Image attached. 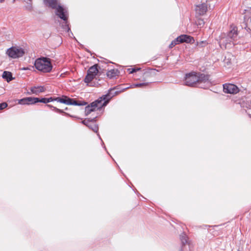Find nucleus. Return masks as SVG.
I'll return each mask as SVG.
<instances>
[{
    "label": "nucleus",
    "instance_id": "nucleus-1",
    "mask_svg": "<svg viewBox=\"0 0 251 251\" xmlns=\"http://www.w3.org/2000/svg\"><path fill=\"white\" fill-rule=\"evenodd\" d=\"M209 77L208 75L204 74L191 72L185 75L184 82L187 86H199L201 83H208Z\"/></svg>",
    "mask_w": 251,
    "mask_h": 251
},
{
    "label": "nucleus",
    "instance_id": "nucleus-5",
    "mask_svg": "<svg viewBox=\"0 0 251 251\" xmlns=\"http://www.w3.org/2000/svg\"><path fill=\"white\" fill-rule=\"evenodd\" d=\"M116 89H118L119 88H113L110 89L106 94L102 96L99 99L100 100H101L102 104L104 106L107 104L113 97L120 94V91H116Z\"/></svg>",
    "mask_w": 251,
    "mask_h": 251
},
{
    "label": "nucleus",
    "instance_id": "nucleus-25",
    "mask_svg": "<svg viewBox=\"0 0 251 251\" xmlns=\"http://www.w3.org/2000/svg\"><path fill=\"white\" fill-rule=\"evenodd\" d=\"M207 44L208 43L206 42V41H201L200 42H197L196 43V45L197 46H198L199 48H202V47H205L206 45H207Z\"/></svg>",
    "mask_w": 251,
    "mask_h": 251
},
{
    "label": "nucleus",
    "instance_id": "nucleus-23",
    "mask_svg": "<svg viewBox=\"0 0 251 251\" xmlns=\"http://www.w3.org/2000/svg\"><path fill=\"white\" fill-rule=\"evenodd\" d=\"M28 104H34L38 102V98L27 97Z\"/></svg>",
    "mask_w": 251,
    "mask_h": 251
},
{
    "label": "nucleus",
    "instance_id": "nucleus-16",
    "mask_svg": "<svg viewBox=\"0 0 251 251\" xmlns=\"http://www.w3.org/2000/svg\"><path fill=\"white\" fill-rule=\"evenodd\" d=\"M119 74L120 72L117 69H113L108 70L106 73V75L109 78L112 79L119 76Z\"/></svg>",
    "mask_w": 251,
    "mask_h": 251
},
{
    "label": "nucleus",
    "instance_id": "nucleus-29",
    "mask_svg": "<svg viewBox=\"0 0 251 251\" xmlns=\"http://www.w3.org/2000/svg\"><path fill=\"white\" fill-rule=\"evenodd\" d=\"M91 122V119H90L89 118L88 119H85L84 120L82 121V123L85 125L86 126H88V125L89 124V123Z\"/></svg>",
    "mask_w": 251,
    "mask_h": 251
},
{
    "label": "nucleus",
    "instance_id": "nucleus-27",
    "mask_svg": "<svg viewBox=\"0 0 251 251\" xmlns=\"http://www.w3.org/2000/svg\"><path fill=\"white\" fill-rule=\"evenodd\" d=\"M19 103L21 104H28L27 98H25L20 100L19 101Z\"/></svg>",
    "mask_w": 251,
    "mask_h": 251
},
{
    "label": "nucleus",
    "instance_id": "nucleus-7",
    "mask_svg": "<svg viewBox=\"0 0 251 251\" xmlns=\"http://www.w3.org/2000/svg\"><path fill=\"white\" fill-rule=\"evenodd\" d=\"M104 106L102 105L101 100L99 99L92 102L90 105L86 106L85 108V115L87 116L92 112L100 110Z\"/></svg>",
    "mask_w": 251,
    "mask_h": 251
},
{
    "label": "nucleus",
    "instance_id": "nucleus-15",
    "mask_svg": "<svg viewBox=\"0 0 251 251\" xmlns=\"http://www.w3.org/2000/svg\"><path fill=\"white\" fill-rule=\"evenodd\" d=\"M207 5L205 3H203L199 5H197L196 11H198V13L200 15H203L207 11Z\"/></svg>",
    "mask_w": 251,
    "mask_h": 251
},
{
    "label": "nucleus",
    "instance_id": "nucleus-10",
    "mask_svg": "<svg viewBox=\"0 0 251 251\" xmlns=\"http://www.w3.org/2000/svg\"><path fill=\"white\" fill-rule=\"evenodd\" d=\"M64 24L65 25H64V29H65L67 30V32H68V35L70 37L73 38H75L74 36L73 33L71 31V28L69 26V24H68L67 22V19L68 17V14L67 13V10L64 7Z\"/></svg>",
    "mask_w": 251,
    "mask_h": 251
},
{
    "label": "nucleus",
    "instance_id": "nucleus-33",
    "mask_svg": "<svg viewBox=\"0 0 251 251\" xmlns=\"http://www.w3.org/2000/svg\"><path fill=\"white\" fill-rule=\"evenodd\" d=\"M67 109H68V108H67V107H66V108H65L64 110H67Z\"/></svg>",
    "mask_w": 251,
    "mask_h": 251
},
{
    "label": "nucleus",
    "instance_id": "nucleus-36",
    "mask_svg": "<svg viewBox=\"0 0 251 251\" xmlns=\"http://www.w3.org/2000/svg\"><path fill=\"white\" fill-rule=\"evenodd\" d=\"M250 22H251V17L250 18Z\"/></svg>",
    "mask_w": 251,
    "mask_h": 251
},
{
    "label": "nucleus",
    "instance_id": "nucleus-28",
    "mask_svg": "<svg viewBox=\"0 0 251 251\" xmlns=\"http://www.w3.org/2000/svg\"><path fill=\"white\" fill-rule=\"evenodd\" d=\"M115 88H118L119 89H116V91H120V93L124 92L125 90H127L129 87L126 88H121V87L119 86L118 87H116Z\"/></svg>",
    "mask_w": 251,
    "mask_h": 251
},
{
    "label": "nucleus",
    "instance_id": "nucleus-11",
    "mask_svg": "<svg viewBox=\"0 0 251 251\" xmlns=\"http://www.w3.org/2000/svg\"><path fill=\"white\" fill-rule=\"evenodd\" d=\"M180 44L183 43L193 44L195 42L194 38L190 35L182 34L178 36Z\"/></svg>",
    "mask_w": 251,
    "mask_h": 251
},
{
    "label": "nucleus",
    "instance_id": "nucleus-2",
    "mask_svg": "<svg viewBox=\"0 0 251 251\" xmlns=\"http://www.w3.org/2000/svg\"><path fill=\"white\" fill-rule=\"evenodd\" d=\"M37 70L43 73H49L52 68L50 58L42 57L37 59L34 63Z\"/></svg>",
    "mask_w": 251,
    "mask_h": 251
},
{
    "label": "nucleus",
    "instance_id": "nucleus-35",
    "mask_svg": "<svg viewBox=\"0 0 251 251\" xmlns=\"http://www.w3.org/2000/svg\"><path fill=\"white\" fill-rule=\"evenodd\" d=\"M237 251H242L239 249V250H238Z\"/></svg>",
    "mask_w": 251,
    "mask_h": 251
},
{
    "label": "nucleus",
    "instance_id": "nucleus-22",
    "mask_svg": "<svg viewBox=\"0 0 251 251\" xmlns=\"http://www.w3.org/2000/svg\"><path fill=\"white\" fill-rule=\"evenodd\" d=\"M95 76V75L87 72V75L84 79L85 82L87 83L91 82Z\"/></svg>",
    "mask_w": 251,
    "mask_h": 251
},
{
    "label": "nucleus",
    "instance_id": "nucleus-18",
    "mask_svg": "<svg viewBox=\"0 0 251 251\" xmlns=\"http://www.w3.org/2000/svg\"><path fill=\"white\" fill-rule=\"evenodd\" d=\"M2 78L6 80L7 82L14 79V77L12 76V74L8 71H4L2 74Z\"/></svg>",
    "mask_w": 251,
    "mask_h": 251
},
{
    "label": "nucleus",
    "instance_id": "nucleus-26",
    "mask_svg": "<svg viewBox=\"0 0 251 251\" xmlns=\"http://www.w3.org/2000/svg\"><path fill=\"white\" fill-rule=\"evenodd\" d=\"M141 69L140 68H129L127 69V72L129 73V74H132L134 72H136L138 71H139Z\"/></svg>",
    "mask_w": 251,
    "mask_h": 251
},
{
    "label": "nucleus",
    "instance_id": "nucleus-4",
    "mask_svg": "<svg viewBox=\"0 0 251 251\" xmlns=\"http://www.w3.org/2000/svg\"><path fill=\"white\" fill-rule=\"evenodd\" d=\"M6 54L12 58H18L22 57L25 53L24 49L18 46H14L8 49Z\"/></svg>",
    "mask_w": 251,
    "mask_h": 251
},
{
    "label": "nucleus",
    "instance_id": "nucleus-24",
    "mask_svg": "<svg viewBox=\"0 0 251 251\" xmlns=\"http://www.w3.org/2000/svg\"><path fill=\"white\" fill-rule=\"evenodd\" d=\"M180 44L179 39L178 37L176 38L175 40L172 41L171 43L169 45V48L172 49L176 45Z\"/></svg>",
    "mask_w": 251,
    "mask_h": 251
},
{
    "label": "nucleus",
    "instance_id": "nucleus-14",
    "mask_svg": "<svg viewBox=\"0 0 251 251\" xmlns=\"http://www.w3.org/2000/svg\"><path fill=\"white\" fill-rule=\"evenodd\" d=\"M97 116L91 119V122L88 125L87 127L92 129L95 132H98L99 130V127L96 123Z\"/></svg>",
    "mask_w": 251,
    "mask_h": 251
},
{
    "label": "nucleus",
    "instance_id": "nucleus-30",
    "mask_svg": "<svg viewBox=\"0 0 251 251\" xmlns=\"http://www.w3.org/2000/svg\"><path fill=\"white\" fill-rule=\"evenodd\" d=\"M7 106V104L6 102H2L0 103V110H2Z\"/></svg>",
    "mask_w": 251,
    "mask_h": 251
},
{
    "label": "nucleus",
    "instance_id": "nucleus-9",
    "mask_svg": "<svg viewBox=\"0 0 251 251\" xmlns=\"http://www.w3.org/2000/svg\"><path fill=\"white\" fill-rule=\"evenodd\" d=\"M64 103L74 105H86L87 102L85 101L77 100L75 99H71L67 96H64Z\"/></svg>",
    "mask_w": 251,
    "mask_h": 251
},
{
    "label": "nucleus",
    "instance_id": "nucleus-12",
    "mask_svg": "<svg viewBox=\"0 0 251 251\" xmlns=\"http://www.w3.org/2000/svg\"><path fill=\"white\" fill-rule=\"evenodd\" d=\"M156 71L155 69H149L144 71L142 74L144 81L148 80L149 78L154 76L156 75Z\"/></svg>",
    "mask_w": 251,
    "mask_h": 251
},
{
    "label": "nucleus",
    "instance_id": "nucleus-20",
    "mask_svg": "<svg viewBox=\"0 0 251 251\" xmlns=\"http://www.w3.org/2000/svg\"><path fill=\"white\" fill-rule=\"evenodd\" d=\"M180 239L182 244V246H184L185 244L188 243V237L184 233H182L180 235Z\"/></svg>",
    "mask_w": 251,
    "mask_h": 251
},
{
    "label": "nucleus",
    "instance_id": "nucleus-8",
    "mask_svg": "<svg viewBox=\"0 0 251 251\" xmlns=\"http://www.w3.org/2000/svg\"><path fill=\"white\" fill-rule=\"evenodd\" d=\"M223 91L225 93L235 94L239 92L238 87L233 84H225L223 85Z\"/></svg>",
    "mask_w": 251,
    "mask_h": 251
},
{
    "label": "nucleus",
    "instance_id": "nucleus-19",
    "mask_svg": "<svg viewBox=\"0 0 251 251\" xmlns=\"http://www.w3.org/2000/svg\"><path fill=\"white\" fill-rule=\"evenodd\" d=\"M98 67V64H95L89 69L87 72L96 75L99 72Z\"/></svg>",
    "mask_w": 251,
    "mask_h": 251
},
{
    "label": "nucleus",
    "instance_id": "nucleus-34",
    "mask_svg": "<svg viewBox=\"0 0 251 251\" xmlns=\"http://www.w3.org/2000/svg\"><path fill=\"white\" fill-rule=\"evenodd\" d=\"M249 116L250 118H251V114H249Z\"/></svg>",
    "mask_w": 251,
    "mask_h": 251
},
{
    "label": "nucleus",
    "instance_id": "nucleus-6",
    "mask_svg": "<svg viewBox=\"0 0 251 251\" xmlns=\"http://www.w3.org/2000/svg\"><path fill=\"white\" fill-rule=\"evenodd\" d=\"M237 35V28L236 27H234L229 31L226 38L224 37L221 38L220 43H224L226 45L228 43L233 42L236 38Z\"/></svg>",
    "mask_w": 251,
    "mask_h": 251
},
{
    "label": "nucleus",
    "instance_id": "nucleus-31",
    "mask_svg": "<svg viewBox=\"0 0 251 251\" xmlns=\"http://www.w3.org/2000/svg\"><path fill=\"white\" fill-rule=\"evenodd\" d=\"M47 106H48V107L51 106V105H49V104L47 105ZM51 107H53V106H51ZM53 107L56 109V111L57 112H59L60 113H63V111L62 110H60V109H59L58 108H56L55 107H54V106H53Z\"/></svg>",
    "mask_w": 251,
    "mask_h": 251
},
{
    "label": "nucleus",
    "instance_id": "nucleus-13",
    "mask_svg": "<svg viewBox=\"0 0 251 251\" xmlns=\"http://www.w3.org/2000/svg\"><path fill=\"white\" fill-rule=\"evenodd\" d=\"M53 100H56L58 102H60V103H63V98H60V97H57L56 98H52L51 97L50 98H42V99L38 98V102H42V103H47L50 101H52Z\"/></svg>",
    "mask_w": 251,
    "mask_h": 251
},
{
    "label": "nucleus",
    "instance_id": "nucleus-17",
    "mask_svg": "<svg viewBox=\"0 0 251 251\" xmlns=\"http://www.w3.org/2000/svg\"><path fill=\"white\" fill-rule=\"evenodd\" d=\"M30 91L33 94H38L45 91V88L42 86H35L30 88Z\"/></svg>",
    "mask_w": 251,
    "mask_h": 251
},
{
    "label": "nucleus",
    "instance_id": "nucleus-32",
    "mask_svg": "<svg viewBox=\"0 0 251 251\" xmlns=\"http://www.w3.org/2000/svg\"><path fill=\"white\" fill-rule=\"evenodd\" d=\"M4 1V0H0V2L2 3Z\"/></svg>",
    "mask_w": 251,
    "mask_h": 251
},
{
    "label": "nucleus",
    "instance_id": "nucleus-21",
    "mask_svg": "<svg viewBox=\"0 0 251 251\" xmlns=\"http://www.w3.org/2000/svg\"><path fill=\"white\" fill-rule=\"evenodd\" d=\"M152 82H143V83H138L133 84L131 86V88H135V87H144L149 86V85Z\"/></svg>",
    "mask_w": 251,
    "mask_h": 251
},
{
    "label": "nucleus",
    "instance_id": "nucleus-3",
    "mask_svg": "<svg viewBox=\"0 0 251 251\" xmlns=\"http://www.w3.org/2000/svg\"><path fill=\"white\" fill-rule=\"evenodd\" d=\"M44 3L54 9L55 15L63 19V7L58 3L57 0H44Z\"/></svg>",
    "mask_w": 251,
    "mask_h": 251
}]
</instances>
